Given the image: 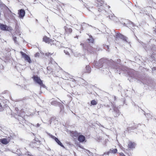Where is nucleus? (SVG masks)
I'll return each mask as SVG.
<instances>
[{"mask_svg":"<svg viewBox=\"0 0 156 156\" xmlns=\"http://www.w3.org/2000/svg\"><path fill=\"white\" fill-rule=\"evenodd\" d=\"M0 29L3 30L10 31L12 30V28L10 27L7 26L5 25L0 23Z\"/></svg>","mask_w":156,"mask_h":156,"instance_id":"obj_1","label":"nucleus"},{"mask_svg":"<svg viewBox=\"0 0 156 156\" xmlns=\"http://www.w3.org/2000/svg\"><path fill=\"white\" fill-rule=\"evenodd\" d=\"M33 79L35 82L39 84L41 86H43L42 81L40 78L37 76H34L33 77Z\"/></svg>","mask_w":156,"mask_h":156,"instance_id":"obj_2","label":"nucleus"},{"mask_svg":"<svg viewBox=\"0 0 156 156\" xmlns=\"http://www.w3.org/2000/svg\"><path fill=\"white\" fill-rule=\"evenodd\" d=\"M20 53L22 56L25 58V60L27 61L29 63L31 62V61L30 57L26 54L23 52L21 51Z\"/></svg>","mask_w":156,"mask_h":156,"instance_id":"obj_3","label":"nucleus"},{"mask_svg":"<svg viewBox=\"0 0 156 156\" xmlns=\"http://www.w3.org/2000/svg\"><path fill=\"white\" fill-rule=\"evenodd\" d=\"M19 17L20 18H23L25 15V12L23 9H21L18 12Z\"/></svg>","mask_w":156,"mask_h":156,"instance_id":"obj_4","label":"nucleus"},{"mask_svg":"<svg viewBox=\"0 0 156 156\" xmlns=\"http://www.w3.org/2000/svg\"><path fill=\"white\" fill-rule=\"evenodd\" d=\"M43 41L46 43H48L50 44H53L54 43H52V41L51 39H50L49 38L47 37L46 36H45L43 38Z\"/></svg>","mask_w":156,"mask_h":156,"instance_id":"obj_5","label":"nucleus"},{"mask_svg":"<svg viewBox=\"0 0 156 156\" xmlns=\"http://www.w3.org/2000/svg\"><path fill=\"white\" fill-rule=\"evenodd\" d=\"M9 141V140L4 138L0 140V142L3 144H6Z\"/></svg>","mask_w":156,"mask_h":156,"instance_id":"obj_6","label":"nucleus"},{"mask_svg":"<svg viewBox=\"0 0 156 156\" xmlns=\"http://www.w3.org/2000/svg\"><path fill=\"white\" fill-rule=\"evenodd\" d=\"M116 37L117 38L119 37L123 39V40H124L125 41H126V42H127V38L126 37H125L123 35L120 34H117L116 35Z\"/></svg>","mask_w":156,"mask_h":156,"instance_id":"obj_7","label":"nucleus"},{"mask_svg":"<svg viewBox=\"0 0 156 156\" xmlns=\"http://www.w3.org/2000/svg\"><path fill=\"white\" fill-rule=\"evenodd\" d=\"M136 145V144L134 143L129 142L128 144V146L130 148H134Z\"/></svg>","mask_w":156,"mask_h":156,"instance_id":"obj_8","label":"nucleus"},{"mask_svg":"<svg viewBox=\"0 0 156 156\" xmlns=\"http://www.w3.org/2000/svg\"><path fill=\"white\" fill-rule=\"evenodd\" d=\"M85 140V137L83 135H80L78 138V140L81 142H82L84 141Z\"/></svg>","mask_w":156,"mask_h":156,"instance_id":"obj_9","label":"nucleus"},{"mask_svg":"<svg viewBox=\"0 0 156 156\" xmlns=\"http://www.w3.org/2000/svg\"><path fill=\"white\" fill-rule=\"evenodd\" d=\"M65 30L67 33H70L72 32V29L67 27H66Z\"/></svg>","mask_w":156,"mask_h":156,"instance_id":"obj_10","label":"nucleus"},{"mask_svg":"<svg viewBox=\"0 0 156 156\" xmlns=\"http://www.w3.org/2000/svg\"><path fill=\"white\" fill-rule=\"evenodd\" d=\"M117 151V150L116 149H113L111 150L110 153L115 154L116 153Z\"/></svg>","mask_w":156,"mask_h":156,"instance_id":"obj_11","label":"nucleus"},{"mask_svg":"<svg viewBox=\"0 0 156 156\" xmlns=\"http://www.w3.org/2000/svg\"><path fill=\"white\" fill-rule=\"evenodd\" d=\"M51 138L54 139L56 142H57L58 140V139L56 137H55L51 135Z\"/></svg>","mask_w":156,"mask_h":156,"instance_id":"obj_12","label":"nucleus"},{"mask_svg":"<svg viewBox=\"0 0 156 156\" xmlns=\"http://www.w3.org/2000/svg\"><path fill=\"white\" fill-rule=\"evenodd\" d=\"M51 138L54 139L56 142H57L58 140V139L56 137H55L51 135Z\"/></svg>","mask_w":156,"mask_h":156,"instance_id":"obj_13","label":"nucleus"},{"mask_svg":"<svg viewBox=\"0 0 156 156\" xmlns=\"http://www.w3.org/2000/svg\"><path fill=\"white\" fill-rule=\"evenodd\" d=\"M91 103L92 105H94L97 104V102L95 100H93L91 101Z\"/></svg>","mask_w":156,"mask_h":156,"instance_id":"obj_14","label":"nucleus"},{"mask_svg":"<svg viewBox=\"0 0 156 156\" xmlns=\"http://www.w3.org/2000/svg\"><path fill=\"white\" fill-rule=\"evenodd\" d=\"M56 142L58 144V145L64 147V146L63 145L62 143L60 142V141L58 140Z\"/></svg>","mask_w":156,"mask_h":156,"instance_id":"obj_15","label":"nucleus"},{"mask_svg":"<svg viewBox=\"0 0 156 156\" xmlns=\"http://www.w3.org/2000/svg\"><path fill=\"white\" fill-rule=\"evenodd\" d=\"M86 68L87 70V72L88 73H90V67L89 66H87L86 67Z\"/></svg>","mask_w":156,"mask_h":156,"instance_id":"obj_16","label":"nucleus"},{"mask_svg":"<svg viewBox=\"0 0 156 156\" xmlns=\"http://www.w3.org/2000/svg\"><path fill=\"white\" fill-rule=\"evenodd\" d=\"M88 40L90 42H91V43H93L94 41L91 37H90V38L88 39Z\"/></svg>","mask_w":156,"mask_h":156,"instance_id":"obj_17","label":"nucleus"},{"mask_svg":"<svg viewBox=\"0 0 156 156\" xmlns=\"http://www.w3.org/2000/svg\"><path fill=\"white\" fill-rule=\"evenodd\" d=\"M39 55H40V54L39 53H36L35 54V57H39Z\"/></svg>","mask_w":156,"mask_h":156,"instance_id":"obj_18","label":"nucleus"},{"mask_svg":"<svg viewBox=\"0 0 156 156\" xmlns=\"http://www.w3.org/2000/svg\"><path fill=\"white\" fill-rule=\"evenodd\" d=\"M25 154L27 156H33L30 154L29 152H27Z\"/></svg>","mask_w":156,"mask_h":156,"instance_id":"obj_19","label":"nucleus"},{"mask_svg":"<svg viewBox=\"0 0 156 156\" xmlns=\"http://www.w3.org/2000/svg\"><path fill=\"white\" fill-rule=\"evenodd\" d=\"M16 37H13V39L15 43H16L17 42L16 41Z\"/></svg>","mask_w":156,"mask_h":156,"instance_id":"obj_20","label":"nucleus"},{"mask_svg":"<svg viewBox=\"0 0 156 156\" xmlns=\"http://www.w3.org/2000/svg\"><path fill=\"white\" fill-rule=\"evenodd\" d=\"M65 53H66V55H69V53L68 51H66V50H64V51Z\"/></svg>","mask_w":156,"mask_h":156,"instance_id":"obj_21","label":"nucleus"},{"mask_svg":"<svg viewBox=\"0 0 156 156\" xmlns=\"http://www.w3.org/2000/svg\"><path fill=\"white\" fill-rule=\"evenodd\" d=\"M120 155L121 156H125L124 154L123 153H120Z\"/></svg>","mask_w":156,"mask_h":156,"instance_id":"obj_22","label":"nucleus"},{"mask_svg":"<svg viewBox=\"0 0 156 156\" xmlns=\"http://www.w3.org/2000/svg\"><path fill=\"white\" fill-rule=\"evenodd\" d=\"M39 126H40L39 124L38 123H37V127H39Z\"/></svg>","mask_w":156,"mask_h":156,"instance_id":"obj_23","label":"nucleus"},{"mask_svg":"<svg viewBox=\"0 0 156 156\" xmlns=\"http://www.w3.org/2000/svg\"><path fill=\"white\" fill-rule=\"evenodd\" d=\"M106 48H107V49H108L109 47H108V46H106Z\"/></svg>","mask_w":156,"mask_h":156,"instance_id":"obj_24","label":"nucleus"},{"mask_svg":"<svg viewBox=\"0 0 156 156\" xmlns=\"http://www.w3.org/2000/svg\"><path fill=\"white\" fill-rule=\"evenodd\" d=\"M1 107V104L0 103V107Z\"/></svg>","mask_w":156,"mask_h":156,"instance_id":"obj_25","label":"nucleus"},{"mask_svg":"<svg viewBox=\"0 0 156 156\" xmlns=\"http://www.w3.org/2000/svg\"><path fill=\"white\" fill-rule=\"evenodd\" d=\"M9 12H10V13H11V11H9Z\"/></svg>","mask_w":156,"mask_h":156,"instance_id":"obj_26","label":"nucleus"}]
</instances>
